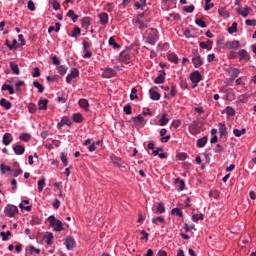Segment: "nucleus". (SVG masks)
<instances>
[{
  "label": "nucleus",
  "instance_id": "57",
  "mask_svg": "<svg viewBox=\"0 0 256 256\" xmlns=\"http://www.w3.org/2000/svg\"><path fill=\"white\" fill-rule=\"evenodd\" d=\"M60 159H61L64 167H67V154H65V152L61 153Z\"/></svg>",
  "mask_w": 256,
  "mask_h": 256
},
{
  "label": "nucleus",
  "instance_id": "54",
  "mask_svg": "<svg viewBox=\"0 0 256 256\" xmlns=\"http://www.w3.org/2000/svg\"><path fill=\"white\" fill-rule=\"evenodd\" d=\"M152 223H154V225H157V223H165V218H163V216L153 218Z\"/></svg>",
  "mask_w": 256,
  "mask_h": 256
},
{
  "label": "nucleus",
  "instance_id": "24",
  "mask_svg": "<svg viewBox=\"0 0 256 256\" xmlns=\"http://www.w3.org/2000/svg\"><path fill=\"white\" fill-rule=\"evenodd\" d=\"M132 119L136 125H143L145 123V118L141 115L135 116Z\"/></svg>",
  "mask_w": 256,
  "mask_h": 256
},
{
  "label": "nucleus",
  "instance_id": "1",
  "mask_svg": "<svg viewBox=\"0 0 256 256\" xmlns=\"http://www.w3.org/2000/svg\"><path fill=\"white\" fill-rule=\"evenodd\" d=\"M146 43L149 45H155L157 43V39H159V32L155 28H150L147 30Z\"/></svg>",
  "mask_w": 256,
  "mask_h": 256
},
{
  "label": "nucleus",
  "instance_id": "5",
  "mask_svg": "<svg viewBox=\"0 0 256 256\" xmlns=\"http://www.w3.org/2000/svg\"><path fill=\"white\" fill-rule=\"evenodd\" d=\"M65 245L68 251H73V249H75V238L68 236L65 240Z\"/></svg>",
  "mask_w": 256,
  "mask_h": 256
},
{
  "label": "nucleus",
  "instance_id": "4",
  "mask_svg": "<svg viewBox=\"0 0 256 256\" xmlns=\"http://www.w3.org/2000/svg\"><path fill=\"white\" fill-rule=\"evenodd\" d=\"M201 79H202V76H201V73H199V71H194L190 74V80L192 81V83H194L193 89L197 87V84L201 81Z\"/></svg>",
  "mask_w": 256,
  "mask_h": 256
},
{
  "label": "nucleus",
  "instance_id": "64",
  "mask_svg": "<svg viewBox=\"0 0 256 256\" xmlns=\"http://www.w3.org/2000/svg\"><path fill=\"white\" fill-rule=\"evenodd\" d=\"M52 63L53 65H61V60L57 56L52 57Z\"/></svg>",
  "mask_w": 256,
  "mask_h": 256
},
{
  "label": "nucleus",
  "instance_id": "17",
  "mask_svg": "<svg viewBox=\"0 0 256 256\" xmlns=\"http://www.w3.org/2000/svg\"><path fill=\"white\" fill-rule=\"evenodd\" d=\"M250 11H251V7H248V6H246L244 10H241V8H237L238 15H242L244 19H246V17H249Z\"/></svg>",
  "mask_w": 256,
  "mask_h": 256
},
{
  "label": "nucleus",
  "instance_id": "19",
  "mask_svg": "<svg viewBox=\"0 0 256 256\" xmlns=\"http://www.w3.org/2000/svg\"><path fill=\"white\" fill-rule=\"evenodd\" d=\"M15 155H23L25 153V147L23 145H16L13 147Z\"/></svg>",
  "mask_w": 256,
  "mask_h": 256
},
{
  "label": "nucleus",
  "instance_id": "59",
  "mask_svg": "<svg viewBox=\"0 0 256 256\" xmlns=\"http://www.w3.org/2000/svg\"><path fill=\"white\" fill-rule=\"evenodd\" d=\"M245 23H246V25H247L248 27H255V25H256V20H255V19H253V20L247 19V20L245 21Z\"/></svg>",
  "mask_w": 256,
  "mask_h": 256
},
{
  "label": "nucleus",
  "instance_id": "55",
  "mask_svg": "<svg viewBox=\"0 0 256 256\" xmlns=\"http://www.w3.org/2000/svg\"><path fill=\"white\" fill-rule=\"evenodd\" d=\"M28 111L29 113H37V105L30 103L28 105Z\"/></svg>",
  "mask_w": 256,
  "mask_h": 256
},
{
  "label": "nucleus",
  "instance_id": "15",
  "mask_svg": "<svg viewBox=\"0 0 256 256\" xmlns=\"http://www.w3.org/2000/svg\"><path fill=\"white\" fill-rule=\"evenodd\" d=\"M100 24L107 25L109 23V14L102 12L99 14Z\"/></svg>",
  "mask_w": 256,
  "mask_h": 256
},
{
  "label": "nucleus",
  "instance_id": "21",
  "mask_svg": "<svg viewBox=\"0 0 256 256\" xmlns=\"http://www.w3.org/2000/svg\"><path fill=\"white\" fill-rule=\"evenodd\" d=\"M175 184L178 185L179 191H185V180H181V178H177L175 180Z\"/></svg>",
  "mask_w": 256,
  "mask_h": 256
},
{
  "label": "nucleus",
  "instance_id": "41",
  "mask_svg": "<svg viewBox=\"0 0 256 256\" xmlns=\"http://www.w3.org/2000/svg\"><path fill=\"white\" fill-rule=\"evenodd\" d=\"M20 139H21V141H24L25 143H27L28 141L31 140V134L22 133L20 135Z\"/></svg>",
  "mask_w": 256,
  "mask_h": 256
},
{
  "label": "nucleus",
  "instance_id": "22",
  "mask_svg": "<svg viewBox=\"0 0 256 256\" xmlns=\"http://www.w3.org/2000/svg\"><path fill=\"white\" fill-rule=\"evenodd\" d=\"M160 127H165L169 123V118H167V113H163L161 119L159 120Z\"/></svg>",
  "mask_w": 256,
  "mask_h": 256
},
{
  "label": "nucleus",
  "instance_id": "26",
  "mask_svg": "<svg viewBox=\"0 0 256 256\" xmlns=\"http://www.w3.org/2000/svg\"><path fill=\"white\" fill-rule=\"evenodd\" d=\"M228 47H229V49L237 50V49H239V47H241V43L239 41L235 40V41L229 42Z\"/></svg>",
  "mask_w": 256,
  "mask_h": 256
},
{
  "label": "nucleus",
  "instance_id": "16",
  "mask_svg": "<svg viewBox=\"0 0 256 256\" xmlns=\"http://www.w3.org/2000/svg\"><path fill=\"white\" fill-rule=\"evenodd\" d=\"M213 42L211 40H207V42H200L199 46L201 49H206L207 51H211L213 49Z\"/></svg>",
  "mask_w": 256,
  "mask_h": 256
},
{
  "label": "nucleus",
  "instance_id": "42",
  "mask_svg": "<svg viewBox=\"0 0 256 256\" xmlns=\"http://www.w3.org/2000/svg\"><path fill=\"white\" fill-rule=\"evenodd\" d=\"M109 45H111L112 47H114V49H119V47H121V45L117 44V42L115 41L114 37H111L108 41Z\"/></svg>",
  "mask_w": 256,
  "mask_h": 256
},
{
  "label": "nucleus",
  "instance_id": "36",
  "mask_svg": "<svg viewBox=\"0 0 256 256\" xmlns=\"http://www.w3.org/2000/svg\"><path fill=\"white\" fill-rule=\"evenodd\" d=\"M33 86L38 89L39 93H43L45 91V87L41 83H39V81H34Z\"/></svg>",
  "mask_w": 256,
  "mask_h": 256
},
{
  "label": "nucleus",
  "instance_id": "49",
  "mask_svg": "<svg viewBox=\"0 0 256 256\" xmlns=\"http://www.w3.org/2000/svg\"><path fill=\"white\" fill-rule=\"evenodd\" d=\"M172 215H177L178 217H183V212L179 208H173L171 210Z\"/></svg>",
  "mask_w": 256,
  "mask_h": 256
},
{
  "label": "nucleus",
  "instance_id": "50",
  "mask_svg": "<svg viewBox=\"0 0 256 256\" xmlns=\"http://www.w3.org/2000/svg\"><path fill=\"white\" fill-rule=\"evenodd\" d=\"M45 187V178L38 181V191L41 193Z\"/></svg>",
  "mask_w": 256,
  "mask_h": 256
},
{
  "label": "nucleus",
  "instance_id": "8",
  "mask_svg": "<svg viewBox=\"0 0 256 256\" xmlns=\"http://www.w3.org/2000/svg\"><path fill=\"white\" fill-rule=\"evenodd\" d=\"M115 73L114 69L106 68L102 73V77H104V79H111V77H115Z\"/></svg>",
  "mask_w": 256,
  "mask_h": 256
},
{
  "label": "nucleus",
  "instance_id": "58",
  "mask_svg": "<svg viewBox=\"0 0 256 256\" xmlns=\"http://www.w3.org/2000/svg\"><path fill=\"white\" fill-rule=\"evenodd\" d=\"M29 251H30V255H33V251L35 252L36 255H39V253H41V250L35 248L34 246H29Z\"/></svg>",
  "mask_w": 256,
  "mask_h": 256
},
{
  "label": "nucleus",
  "instance_id": "23",
  "mask_svg": "<svg viewBox=\"0 0 256 256\" xmlns=\"http://www.w3.org/2000/svg\"><path fill=\"white\" fill-rule=\"evenodd\" d=\"M175 95H177V86L172 85L170 94L165 95V99H171V97H175Z\"/></svg>",
  "mask_w": 256,
  "mask_h": 256
},
{
  "label": "nucleus",
  "instance_id": "27",
  "mask_svg": "<svg viewBox=\"0 0 256 256\" xmlns=\"http://www.w3.org/2000/svg\"><path fill=\"white\" fill-rule=\"evenodd\" d=\"M2 91H8L10 95H13L15 93V89H13V86L9 84H4L2 86Z\"/></svg>",
  "mask_w": 256,
  "mask_h": 256
},
{
  "label": "nucleus",
  "instance_id": "31",
  "mask_svg": "<svg viewBox=\"0 0 256 256\" xmlns=\"http://www.w3.org/2000/svg\"><path fill=\"white\" fill-rule=\"evenodd\" d=\"M97 145H101V141L100 140L90 144V146L88 147V151H90V153H93V151H97Z\"/></svg>",
  "mask_w": 256,
  "mask_h": 256
},
{
  "label": "nucleus",
  "instance_id": "12",
  "mask_svg": "<svg viewBox=\"0 0 256 256\" xmlns=\"http://www.w3.org/2000/svg\"><path fill=\"white\" fill-rule=\"evenodd\" d=\"M0 106L3 107V109H6V111H9V109H11V107H13V104L10 101H7V99L1 98Z\"/></svg>",
  "mask_w": 256,
  "mask_h": 256
},
{
  "label": "nucleus",
  "instance_id": "39",
  "mask_svg": "<svg viewBox=\"0 0 256 256\" xmlns=\"http://www.w3.org/2000/svg\"><path fill=\"white\" fill-rule=\"evenodd\" d=\"M203 219H205V216L203 214H194L192 216V221H194L195 223H197V221H203Z\"/></svg>",
  "mask_w": 256,
  "mask_h": 256
},
{
  "label": "nucleus",
  "instance_id": "60",
  "mask_svg": "<svg viewBox=\"0 0 256 256\" xmlns=\"http://www.w3.org/2000/svg\"><path fill=\"white\" fill-rule=\"evenodd\" d=\"M32 77H41V70L39 69V67H36L34 69V72L32 73Z\"/></svg>",
  "mask_w": 256,
  "mask_h": 256
},
{
  "label": "nucleus",
  "instance_id": "44",
  "mask_svg": "<svg viewBox=\"0 0 256 256\" xmlns=\"http://www.w3.org/2000/svg\"><path fill=\"white\" fill-rule=\"evenodd\" d=\"M0 235L2 237V241H8L9 237H11V231L1 232Z\"/></svg>",
  "mask_w": 256,
  "mask_h": 256
},
{
  "label": "nucleus",
  "instance_id": "47",
  "mask_svg": "<svg viewBox=\"0 0 256 256\" xmlns=\"http://www.w3.org/2000/svg\"><path fill=\"white\" fill-rule=\"evenodd\" d=\"M45 239L47 245H51L53 243V233H47Z\"/></svg>",
  "mask_w": 256,
  "mask_h": 256
},
{
  "label": "nucleus",
  "instance_id": "40",
  "mask_svg": "<svg viewBox=\"0 0 256 256\" xmlns=\"http://www.w3.org/2000/svg\"><path fill=\"white\" fill-rule=\"evenodd\" d=\"M228 33L233 35V33H237V22H233L231 27L228 28Z\"/></svg>",
  "mask_w": 256,
  "mask_h": 256
},
{
  "label": "nucleus",
  "instance_id": "11",
  "mask_svg": "<svg viewBox=\"0 0 256 256\" xmlns=\"http://www.w3.org/2000/svg\"><path fill=\"white\" fill-rule=\"evenodd\" d=\"M71 123L72 122H71V120H69V117L63 116L61 121L58 122L57 127H58V129H61L63 127V125H68V127H71Z\"/></svg>",
  "mask_w": 256,
  "mask_h": 256
},
{
  "label": "nucleus",
  "instance_id": "38",
  "mask_svg": "<svg viewBox=\"0 0 256 256\" xmlns=\"http://www.w3.org/2000/svg\"><path fill=\"white\" fill-rule=\"evenodd\" d=\"M73 121L75 123H81V121H83V115H81V113H75L73 115Z\"/></svg>",
  "mask_w": 256,
  "mask_h": 256
},
{
  "label": "nucleus",
  "instance_id": "51",
  "mask_svg": "<svg viewBox=\"0 0 256 256\" xmlns=\"http://www.w3.org/2000/svg\"><path fill=\"white\" fill-rule=\"evenodd\" d=\"M123 111L126 113V115H131V113H133V108L130 106V104H127L124 106Z\"/></svg>",
  "mask_w": 256,
  "mask_h": 256
},
{
  "label": "nucleus",
  "instance_id": "10",
  "mask_svg": "<svg viewBox=\"0 0 256 256\" xmlns=\"http://www.w3.org/2000/svg\"><path fill=\"white\" fill-rule=\"evenodd\" d=\"M165 70H160L158 77L155 78L154 83L157 85H161V83H165Z\"/></svg>",
  "mask_w": 256,
  "mask_h": 256
},
{
  "label": "nucleus",
  "instance_id": "56",
  "mask_svg": "<svg viewBox=\"0 0 256 256\" xmlns=\"http://www.w3.org/2000/svg\"><path fill=\"white\" fill-rule=\"evenodd\" d=\"M183 11H185V13H193V11H195V6L194 5L184 6Z\"/></svg>",
  "mask_w": 256,
  "mask_h": 256
},
{
  "label": "nucleus",
  "instance_id": "37",
  "mask_svg": "<svg viewBox=\"0 0 256 256\" xmlns=\"http://www.w3.org/2000/svg\"><path fill=\"white\" fill-rule=\"evenodd\" d=\"M204 145H207V136H204L197 141V147H203Z\"/></svg>",
  "mask_w": 256,
  "mask_h": 256
},
{
  "label": "nucleus",
  "instance_id": "63",
  "mask_svg": "<svg viewBox=\"0 0 256 256\" xmlns=\"http://www.w3.org/2000/svg\"><path fill=\"white\" fill-rule=\"evenodd\" d=\"M184 229L186 232H189V231H191V229H195V224H192L189 226V224L186 223V224H184Z\"/></svg>",
  "mask_w": 256,
  "mask_h": 256
},
{
  "label": "nucleus",
  "instance_id": "53",
  "mask_svg": "<svg viewBox=\"0 0 256 256\" xmlns=\"http://www.w3.org/2000/svg\"><path fill=\"white\" fill-rule=\"evenodd\" d=\"M130 99L131 101H134V99H139V97L137 96V88H132Z\"/></svg>",
  "mask_w": 256,
  "mask_h": 256
},
{
  "label": "nucleus",
  "instance_id": "25",
  "mask_svg": "<svg viewBox=\"0 0 256 256\" xmlns=\"http://www.w3.org/2000/svg\"><path fill=\"white\" fill-rule=\"evenodd\" d=\"M67 17H70L72 19L73 23H77V19H79V16L75 14V11L69 10L67 13Z\"/></svg>",
  "mask_w": 256,
  "mask_h": 256
},
{
  "label": "nucleus",
  "instance_id": "35",
  "mask_svg": "<svg viewBox=\"0 0 256 256\" xmlns=\"http://www.w3.org/2000/svg\"><path fill=\"white\" fill-rule=\"evenodd\" d=\"M219 133L220 137H223V135H227V126H225V123H220Z\"/></svg>",
  "mask_w": 256,
  "mask_h": 256
},
{
  "label": "nucleus",
  "instance_id": "13",
  "mask_svg": "<svg viewBox=\"0 0 256 256\" xmlns=\"http://www.w3.org/2000/svg\"><path fill=\"white\" fill-rule=\"evenodd\" d=\"M12 141H13V136L11 135V133H5L3 135V139H2L3 145H6V146L11 145Z\"/></svg>",
  "mask_w": 256,
  "mask_h": 256
},
{
  "label": "nucleus",
  "instance_id": "45",
  "mask_svg": "<svg viewBox=\"0 0 256 256\" xmlns=\"http://www.w3.org/2000/svg\"><path fill=\"white\" fill-rule=\"evenodd\" d=\"M156 213H165V204L160 202L156 208Z\"/></svg>",
  "mask_w": 256,
  "mask_h": 256
},
{
  "label": "nucleus",
  "instance_id": "14",
  "mask_svg": "<svg viewBox=\"0 0 256 256\" xmlns=\"http://www.w3.org/2000/svg\"><path fill=\"white\" fill-rule=\"evenodd\" d=\"M47 105H49L48 99H42L38 101V108L40 111H47Z\"/></svg>",
  "mask_w": 256,
  "mask_h": 256
},
{
  "label": "nucleus",
  "instance_id": "32",
  "mask_svg": "<svg viewBox=\"0 0 256 256\" xmlns=\"http://www.w3.org/2000/svg\"><path fill=\"white\" fill-rule=\"evenodd\" d=\"M79 35H81V28L79 27H74L72 34L70 35V37H73L74 39H77V37H79Z\"/></svg>",
  "mask_w": 256,
  "mask_h": 256
},
{
  "label": "nucleus",
  "instance_id": "20",
  "mask_svg": "<svg viewBox=\"0 0 256 256\" xmlns=\"http://www.w3.org/2000/svg\"><path fill=\"white\" fill-rule=\"evenodd\" d=\"M78 105L82 109H85V111L89 110V101H87V99H80Z\"/></svg>",
  "mask_w": 256,
  "mask_h": 256
},
{
  "label": "nucleus",
  "instance_id": "9",
  "mask_svg": "<svg viewBox=\"0 0 256 256\" xmlns=\"http://www.w3.org/2000/svg\"><path fill=\"white\" fill-rule=\"evenodd\" d=\"M192 63L196 69H199L203 65V58L200 55H196L192 58Z\"/></svg>",
  "mask_w": 256,
  "mask_h": 256
},
{
  "label": "nucleus",
  "instance_id": "3",
  "mask_svg": "<svg viewBox=\"0 0 256 256\" xmlns=\"http://www.w3.org/2000/svg\"><path fill=\"white\" fill-rule=\"evenodd\" d=\"M6 217H15L19 213V209L15 205L8 204L4 209Z\"/></svg>",
  "mask_w": 256,
  "mask_h": 256
},
{
  "label": "nucleus",
  "instance_id": "29",
  "mask_svg": "<svg viewBox=\"0 0 256 256\" xmlns=\"http://www.w3.org/2000/svg\"><path fill=\"white\" fill-rule=\"evenodd\" d=\"M10 69H12L15 75H20L19 65L15 64L14 62H10Z\"/></svg>",
  "mask_w": 256,
  "mask_h": 256
},
{
  "label": "nucleus",
  "instance_id": "7",
  "mask_svg": "<svg viewBox=\"0 0 256 256\" xmlns=\"http://www.w3.org/2000/svg\"><path fill=\"white\" fill-rule=\"evenodd\" d=\"M238 55H239L240 61H250L251 60V56L249 55V52H247V50H245V49H241L238 52Z\"/></svg>",
  "mask_w": 256,
  "mask_h": 256
},
{
  "label": "nucleus",
  "instance_id": "48",
  "mask_svg": "<svg viewBox=\"0 0 256 256\" xmlns=\"http://www.w3.org/2000/svg\"><path fill=\"white\" fill-rule=\"evenodd\" d=\"M226 113L229 117H233V115H235V108H233L231 106H227Z\"/></svg>",
  "mask_w": 256,
  "mask_h": 256
},
{
  "label": "nucleus",
  "instance_id": "46",
  "mask_svg": "<svg viewBox=\"0 0 256 256\" xmlns=\"http://www.w3.org/2000/svg\"><path fill=\"white\" fill-rule=\"evenodd\" d=\"M195 23L196 25H198V27H201L202 29H205V27H207V23H205L203 19H196Z\"/></svg>",
  "mask_w": 256,
  "mask_h": 256
},
{
  "label": "nucleus",
  "instance_id": "61",
  "mask_svg": "<svg viewBox=\"0 0 256 256\" xmlns=\"http://www.w3.org/2000/svg\"><path fill=\"white\" fill-rule=\"evenodd\" d=\"M0 169H1L2 173H4V174H5L6 172L11 171V167L5 166L4 164H1Z\"/></svg>",
  "mask_w": 256,
  "mask_h": 256
},
{
  "label": "nucleus",
  "instance_id": "28",
  "mask_svg": "<svg viewBox=\"0 0 256 256\" xmlns=\"http://www.w3.org/2000/svg\"><path fill=\"white\" fill-rule=\"evenodd\" d=\"M146 15H149V11L145 10L143 13L138 15V19L136 20V23L138 25H141V23H143V19L144 17H146Z\"/></svg>",
  "mask_w": 256,
  "mask_h": 256
},
{
  "label": "nucleus",
  "instance_id": "33",
  "mask_svg": "<svg viewBox=\"0 0 256 256\" xmlns=\"http://www.w3.org/2000/svg\"><path fill=\"white\" fill-rule=\"evenodd\" d=\"M233 133H234L235 137H241L242 135H245V133H247V130L245 128H242L241 130L234 129Z\"/></svg>",
  "mask_w": 256,
  "mask_h": 256
},
{
  "label": "nucleus",
  "instance_id": "18",
  "mask_svg": "<svg viewBox=\"0 0 256 256\" xmlns=\"http://www.w3.org/2000/svg\"><path fill=\"white\" fill-rule=\"evenodd\" d=\"M149 93H150V99H152V101H159V99H161V94H159V92L153 89H150Z\"/></svg>",
  "mask_w": 256,
  "mask_h": 256
},
{
  "label": "nucleus",
  "instance_id": "6",
  "mask_svg": "<svg viewBox=\"0 0 256 256\" xmlns=\"http://www.w3.org/2000/svg\"><path fill=\"white\" fill-rule=\"evenodd\" d=\"M77 77H79V69L73 68L71 70V73L67 75L66 81L68 83H71L73 81V79H77Z\"/></svg>",
  "mask_w": 256,
  "mask_h": 256
},
{
  "label": "nucleus",
  "instance_id": "2",
  "mask_svg": "<svg viewBox=\"0 0 256 256\" xmlns=\"http://www.w3.org/2000/svg\"><path fill=\"white\" fill-rule=\"evenodd\" d=\"M48 221L51 227H53L54 231H63V222H61V220H57L55 216H50Z\"/></svg>",
  "mask_w": 256,
  "mask_h": 256
},
{
  "label": "nucleus",
  "instance_id": "34",
  "mask_svg": "<svg viewBox=\"0 0 256 256\" xmlns=\"http://www.w3.org/2000/svg\"><path fill=\"white\" fill-rule=\"evenodd\" d=\"M59 75H66L68 71V67L65 65H61L57 67Z\"/></svg>",
  "mask_w": 256,
  "mask_h": 256
},
{
  "label": "nucleus",
  "instance_id": "62",
  "mask_svg": "<svg viewBox=\"0 0 256 256\" xmlns=\"http://www.w3.org/2000/svg\"><path fill=\"white\" fill-rule=\"evenodd\" d=\"M28 9L29 11H35V3L32 0L28 1Z\"/></svg>",
  "mask_w": 256,
  "mask_h": 256
},
{
  "label": "nucleus",
  "instance_id": "43",
  "mask_svg": "<svg viewBox=\"0 0 256 256\" xmlns=\"http://www.w3.org/2000/svg\"><path fill=\"white\" fill-rule=\"evenodd\" d=\"M91 25V18L90 17H84L82 19V27H89Z\"/></svg>",
  "mask_w": 256,
  "mask_h": 256
},
{
  "label": "nucleus",
  "instance_id": "52",
  "mask_svg": "<svg viewBox=\"0 0 256 256\" xmlns=\"http://www.w3.org/2000/svg\"><path fill=\"white\" fill-rule=\"evenodd\" d=\"M218 13L221 17H229V12L225 8H219Z\"/></svg>",
  "mask_w": 256,
  "mask_h": 256
},
{
  "label": "nucleus",
  "instance_id": "30",
  "mask_svg": "<svg viewBox=\"0 0 256 256\" xmlns=\"http://www.w3.org/2000/svg\"><path fill=\"white\" fill-rule=\"evenodd\" d=\"M168 59H169L172 63H175V64L179 63V58L177 57V54H175V53H173V52L168 54Z\"/></svg>",
  "mask_w": 256,
  "mask_h": 256
}]
</instances>
